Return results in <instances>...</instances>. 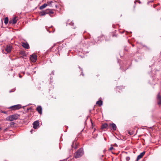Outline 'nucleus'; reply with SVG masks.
Listing matches in <instances>:
<instances>
[{"mask_svg": "<svg viewBox=\"0 0 161 161\" xmlns=\"http://www.w3.org/2000/svg\"><path fill=\"white\" fill-rule=\"evenodd\" d=\"M19 115L17 114H14L8 116L6 118V120L9 121H12L15 120L19 117Z\"/></svg>", "mask_w": 161, "mask_h": 161, "instance_id": "f257e3e1", "label": "nucleus"}, {"mask_svg": "<svg viewBox=\"0 0 161 161\" xmlns=\"http://www.w3.org/2000/svg\"><path fill=\"white\" fill-rule=\"evenodd\" d=\"M83 154V149L80 148L74 154V157L75 158H78L81 157Z\"/></svg>", "mask_w": 161, "mask_h": 161, "instance_id": "f03ea898", "label": "nucleus"}, {"mask_svg": "<svg viewBox=\"0 0 161 161\" xmlns=\"http://www.w3.org/2000/svg\"><path fill=\"white\" fill-rule=\"evenodd\" d=\"M31 61L33 62H35L37 59V56L36 54H33L31 56L30 58Z\"/></svg>", "mask_w": 161, "mask_h": 161, "instance_id": "7ed1b4c3", "label": "nucleus"}, {"mask_svg": "<svg viewBox=\"0 0 161 161\" xmlns=\"http://www.w3.org/2000/svg\"><path fill=\"white\" fill-rule=\"evenodd\" d=\"M21 108V106L20 104H18L13 106L10 107V108H12V109L13 110L19 109Z\"/></svg>", "mask_w": 161, "mask_h": 161, "instance_id": "20e7f679", "label": "nucleus"}, {"mask_svg": "<svg viewBox=\"0 0 161 161\" xmlns=\"http://www.w3.org/2000/svg\"><path fill=\"white\" fill-rule=\"evenodd\" d=\"M157 100L158 102V104L160 105L161 104V96L160 95V93H158L157 96Z\"/></svg>", "mask_w": 161, "mask_h": 161, "instance_id": "39448f33", "label": "nucleus"}, {"mask_svg": "<svg viewBox=\"0 0 161 161\" xmlns=\"http://www.w3.org/2000/svg\"><path fill=\"white\" fill-rule=\"evenodd\" d=\"M39 126V122L38 121H35L33 123V128L36 129H37Z\"/></svg>", "mask_w": 161, "mask_h": 161, "instance_id": "423d86ee", "label": "nucleus"}, {"mask_svg": "<svg viewBox=\"0 0 161 161\" xmlns=\"http://www.w3.org/2000/svg\"><path fill=\"white\" fill-rule=\"evenodd\" d=\"M48 9H46L45 11H43L39 13V14L41 16L45 15L48 13Z\"/></svg>", "mask_w": 161, "mask_h": 161, "instance_id": "0eeeda50", "label": "nucleus"}, {"mask_svg": "<svg viewBox=\"0 0 161 161\" xmlns=\"http://www.w3.org/2000/svg\"><path fill=\"white\" fill-rule=\"evenodd\" d=\"M18 20L17 18L16 17H14L12 20H11L9 21V23H12V24H15Z\"/></svg>", "mask_w": 161, "mask_h": 161, "instance_id": "6e6552de", "label": "nucleus"}, {"mask_svg": "<svg viewBox=\"0 0 161 161\" xmlns=\"http://www.w3.org/2000/svg\"><path fill=\"white\" fill-rule=\"evenodd\" d=\"M145 152H143L141 153L140 155L138 156L136 158V161H138L140 159H141L145 154Z\"/></svg>", "mask_w": 161, "mask_h": 161, "instance_id": "1a4fd4ad", "label": "nucleus"}, {"mask_svg": "<svg viewBox=\"0 0 161 161\" xmlns=\"http://www.w3.org/2000/svg\"><path fill=\"white\" fill-rule=\"evenodd\" d=\"M109 127L111 130H115L116 129V125L114 123H110L109 124Z\"/></svg>", "mask_w": 161, "mask_h": 161, "instance_id": "9d476101", "label": "nucleus"}, {"mask_svg": "<svg viewBox=\"0 0 161 161\" xmlns=\"http://www.w3.org/2000/svg\"><path fill=\"white\" fill-rule=\"evenodd\" d=\"M36 110L38 111L39 114H41L42 113V108L41 106H38L36 108Z\"/></svg>", "mask_w": 161, "mask_h": 161, "instance_id": "9b49d317", "label": "nucleus"}, {"mask_svg": "<svg viewBox=\"0 0 161 161\" xmlns=\"http://www.w3.org/2000/svg\"><path fill=\"white\" fill-rule=\"evenodd\" d=\"M22 46L25 48L29 49V46L27 43L22 42Z\"/></svg>", "mask_w": 161, "mask_h": 161, "instance_id": "f8f14e48", "label": "nucleus"}, {"mask_svg": "<svg viewBox=\"0 0 161 161\" xmlns=\"http://www.w3.org/2000/svg\"><path fill=\"white\" fill-rule=\"evenodd\" d=\"M12 49V47L10 45H7L5 48V51L7 53H9L11 52Z\"/></svg>", "mask_w": 161, "mask_h": 161, "instance_id": "ddd939ff", "label": "nucleus"}, {"mask_svg": "<svg viewBox=\"0 0 161 161\" xmlns=\"http://www.w3.org/2000/svg\"><path fill=\"white\" fill-rule=\"evenodd\" d=\"M47 5V4L46 3H45L43 5L39 7V9L41 10L42 9L46 8Z\"/></svg>", "mask_w": 161, "mask_h": 161, "instance_id": "4468645a", "label": "nucleus"}, {"mask_svg": "<svg viewBox=\"0 0 161 161\" xmlns=\"http://www.w3.org/2000/svg\"><path fill=\"white\" fill-rule=\"evenodd\" d=\"M108 127V125L107 124H103L101 127V128L102 129H104L107 128Z\"/></svg>", "mask_w": 161, "mask_h": 161, "instance_id": "2eb2a0df", "label": "nucleus"}, {"mask_svg": "<svg viewBox=\"0 0 161 161\" xmlns=\"http://www.w3.org/2000/svg\"><path fill=\"white\" fill-rule=\"evenodd\" d=\"M96 104L99 106L102 105L103 104V102L101 100L98 101L97 102Z\"/></svg>", "mask_w": 161, "mask_h": 161, "instance_id": "dca6fc26", "label": "nucleus"}, {"mask_svg": "<svg viewBox=\"0 0 161 161\" xmlns=\"http://www.w3.org/2000/svg\"><path fill=\"white\" fill-rule=\"evenodd\" d=\"M8 19L7 17H6L4 19V23L5 24H7L8 22Z\"/></svg>", "mask_w": 161, "mask_h": 161, "instance_id": "f3484780", "label": "nucleus"}, {"mask_svg": "<svg viewBox=\"0 0 161 161\" xmlns=\"http://www.w3.org/2000/svg\"><path fill=\"white\" fill-rule=\"evenodd\" d=\"M48 9L49 10L48 11V14H49V15L51 16H52L51 15V14H53L54 12L52 10L49 9Z\"/></svg>", "mask_w": 161, "mask_h": 161, "instance_id": "a211bd4d", "label": "nucleus"}, {"mask_svg": "<svg viewBox=\"0 0 161 161\" xmlns=\"http://www.w3.org/2000/svg\"><path fill=\"white\" fill-rule=\"evenodd\" d=\"M67 23H68L69 25H72V26H74V23L73 22H72V21H71L70 22V23H69V21H68L67 22Z\"/></svg>", "mask_w": 161, "mask_h": 161, "instance_id": "6ab92c4d", "label": "nucleus"}, {"mask_svg": "<svg viewBox=\"0 0 161 161\" xmlns=\"http://www.w3.org/2000/svg\"><path fill=\"white\" fill-rule=\"evenodd\" d=\"M53 3V2L52 1H48V2L47 3L48 4V5H50L52 3Z\"/></svg>", "mask_w": 161, "mask_h": 161, "instance_id": "aec40b11", "label": "nucleus"}, {"mask_svg": "<svg viewBox=\"0 0 161 161\" xmlns=\"http://www.w3.org/2000/svg\"><path fill=\"white\" fill-rule=\"evenodd\" d=\"M15 89H12V90H10L9 92V93H11L12 92H14L15 91Z\"/></svg>", "mask_w": 161, "mask_h": 161, "instance_id": "412c9836", "label": "nucleus"}, {"mask_svg": "<svg viewBox=\"0 0 161 161\" xmlns=\"http://www.w3.org/2000/svg\"><path fill=\"white\" fill-rule=\"evenodd\" d=\"M114 148L113 147H111L110 148H109V150H112V149H113Z\"/></svg>", "mask_w": 161, "mask_h": 161, "instance_id": "4be33fe9", "label": "nucleus"}, {"mask_svg": "<svg viewBox=\"0 0 161 161\" xmlns=\"http://www.w3.org/2000/svg\"><path fill=\"white\" fill-rule=\"evenodd\" d=\"M130 158L129 157H127L126 158V159L127 160H130Z\"/></svg>", "mask_w": 161, "mask_h": 161, "instance_id": "5701e85b", "label": "nucleus"}, {"mask_svg": "<svg viewBox=\"0 0 161 161\" xmlns=\"http://www.w3.org/2000/svg\"><path fill=\"white\" fill-rule=\"evenodd\" d=\"M7 128H6L5 129H4L3 130L4 131H7Z\"/></svg>", "mask_w": 161, "mask_h": 161, "instance_id": "b1692460", "label": "nucleus"}, {"mask_svg": "<svg viewBox=\"0 0 161 161\" xmlns=\"http://www.w3.org/2000/svg\"><path fill=\"white\" fill-rule=\"evenodd\" d=\"M32 131H33V130H31V133H32Z\"/></svg>", "mask_w": 161, "mask_h": 161, "instance_id": "393cba45", "label": "nucleus"}, {"mask_svg": "<svg viewBox=\"0 0 161 161\" xmlns=\"http://www.w3.org/2000/svg\"><path fill=\"white\" fill-rule=\"evenodd\" d=\"M2 112L3 113H6L5 112Z\"/></svg>", "mask_w": 161, "mask_h": 161, "instance_id": "a878e982", "label": "nucleus"}, {"mask_svg": "<svg viewBox=\"0 0 161 161\" xmlns=\"http://www.w3.org/2000/svg\"><path fill=\"white\" fill-rule=\"evenodd\" d=\"M103 155H101V156L102 157H103Z\"/></svg>", "mask_w": 161, "mask_h": 161, "instance_id": "bb28decb", "label": "nucleus"}, {"mask_svg": "<svg viewBox=\"0 0 161 161\" xmlns=\"http://www.w3.org/2000/svg\"><path fill=\"white\" fill-rule=\"evenodd\" d=\"M19 76V77H20V78L21 77V76H20V75Z\"/></svg>", "mask_w": 161, "mask_h": 161, "instance_id": "cd10ccee", "label": "nucleus"}, {"mask_svg": "<svg viewBox=\"0 0 161 161\" xmlns=\"http://www.w3.org/2000/svg\"><path fill=\"white\" fill-rule=\"evenodd\" d=\"M1 128H0V130H1Z\"/></svg>", "mask_w": 161, "mask_h": 161, "instance_id": "c85d7f7f", "label": "nucleus"}]
</instances>
